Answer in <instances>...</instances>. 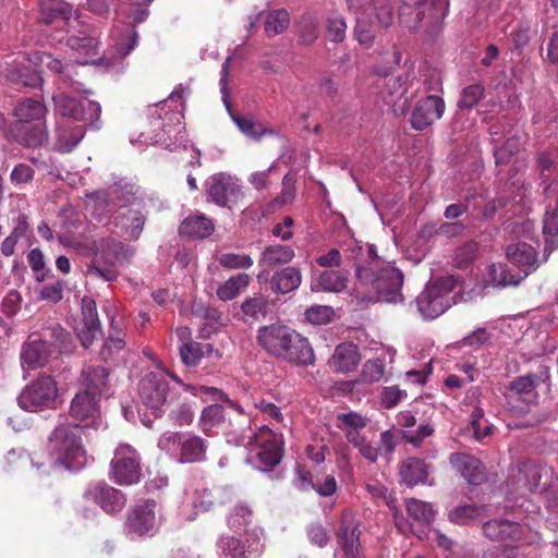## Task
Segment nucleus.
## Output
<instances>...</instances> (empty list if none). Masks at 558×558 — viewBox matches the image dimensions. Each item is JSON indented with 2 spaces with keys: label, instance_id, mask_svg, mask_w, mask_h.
Segmentation results:
<instances>
[{
  "label": "nucleus",
  "instance_id": "nucleus-1",
  "mask_svg": "<svg viewBox=\"0 0 558 558\" xmlns=\"http://www.w3.org/2000/svg\"><path fill=\"white\" fill-rule=\"evenodd\" d=\"M58 240L65 247L87 250L86 254L92 256L87 272L105 281L117 280L119 277L118 267L129 264L135 254L133 246L110 236L94 240L85 246L68 233H59Z\"/></svg>",
  "mask_w": 558,
  "mask_h": 558
},
{
  "label": "nucleus",
  "instance_id": "nucleus-2",
  "mask_svg": "<svg viewBox=\"0 0 558 558\" xmlns=\"http://www.w3.org/2000/svg\"><path fill=\"white\" fill-rule=\"evenodd\" d=\"M258 344L270 355L294 365H313L314 350L307 338L287 325L263 326L257 331Z\"/></svg>",
  "mask_w": 558,
  "mask_h": 558
},
{
  "label": "nucleus",
  "instance_id": "nucleus-3",
  "mask_svg": "<svg viewBox=\"0 0 558 558\" xmlns=\"http://www.w3.org/2000/svg\"><path fill=\"white\" fill-rule=\"evenodd\" d=\"M348 11L355 17L353 36L360 45L373 46L380 29H386L393 22L392 5L388 0H345Z\"/></svg>",
  "mask_w": 558,
  "mask_h": 558
},
{
  "label": "nucleus",
  "instance_id": "nucleus-4",
  "mask_svg": "<svg viewBox=\"0 0 558 558\" xmlns=\"http://www.w3.org/2000/svg\"><path fill=\"white\" fill-rule=\"evenodd\" d=\"M83 426L81 424L58 425L48 439L49 454L56 465L68 470H81L87 463V456L82 444Z\"/></svg>",
  "mask_w": 558,
  "mask_h": 558
},
{
  "label": "nucleus",
  "instance_id": "nucleus-5",
  "mask_svg": "<svg viewBox=\"0 0 558 558\" xmlns=\"http://www.w3.org/2000/svg\"><path fill=\"white\" fill-rule=\"evenodd\" d=\"M46 106L38 100L24 99L14 108V114L20 123L19 141L28 146L36 147L45 144L48 134L45 126Z\"/></svg>",
  "mask_w": 558,
  "mask_h": 558
},
{
  "label": "nucleus",
  "instance_id": "nucleus-6",
  "mask_svg": "<svg viewBox=\"0 0 558 558\" xmlns=\"http://www.w3.org/2000/svg\"><path fill=\"white\" fill-rule=\"evenodd\" d=\"M356 279L361 288L377 292L387 302H398L402 299L400 289L403 284V275L393 266L386 265L377 272L373 268L357 266Z\"/></svg>",
  "mask_w": 558,
  "mask_h": 558
},
{
  "label": "nucleus",
  "instance_id": "nucleus-7",
  "mask_svg": "<svg viewBox=\"0 0 558 558\" xmlns=\"http://www.w3.org/2000/svg\"><path fill=\"white\" fill-rule=\"evenodd\" d=\"M456 282L452 276H446L426 286L415 300L423 318L435 319L451 307L454 302Z\"/></svg>",
  "mask_w": 558,
  "mask_h": 558
},
{
  "label": "nucleus",
  "instance_id": "nucleus-8",
  "mask_svg": "<svg viewBox=\"0 0 558 558\" xmlns=\"http://www.w3.org/2000/svg\"><path fill=\"white\" fill-rule=\"evenodd\" d=\"M158 447L180 463H196L206 460L208 442L192 433L166 432L158 439Z\"/></svg>",
  "mask_w": 558,
  "mask_h": 558
},
{
  "label": "nucleus",
  "instance_id": "nucleus-9",
  "mask_svg": "<svg viewBox=\"0 0 558 558\" xmlns=\"http://www.w3.org/2000/svg\"><path fill=\"white\" fill-rule=\"evenodd\" d=\"M168 376L181 384V379L174 374H168L165 369H158L146 374L140 383L138 395L142 405L150 411L156 418L162 413L169 392Z\"/></svg>",
  "mask_w": 558,
  "mask_h": 558
},
{
  "label": "nucleus",
  "instance_id": "nucleus-10",
  "mask_svg": "<svg viewBox=\"0 0 558 558\" xmlns=\"http://www.w3.org/2000/svg\"><path fill=\"white\" fill-rule=\"evenodd\" d=\"M248 448L251 459L257 469L268 471L276 466L282 456L280 441L276 434L267 426L258 428L248 436V441L243 444Z\"/></svg>",
  "mask_w": 558,
  "mask_h": 558
},
{
  "label": "nucleus",
  "instance_id": "nucleus-11",
  "mask_svg": "<svg viewBox=\"0 0 558 558\" xmlns=\"http://www.w3.org/2000/svg\"><path fill=\"white\" fill-rule=\"evenodd\" d=\"M58 396L57 383L51 376H39L17 397L19 405L29 412L53 408Z\"/></svg>",
  "mask_w": 558,
  "mask_h": 558
},
{
  "label": "nucleus",
  "instance_id": "nucleus-12",
  "mask_svg": "<svg viewBox=\"0 0 558 558\" xmlns=\"http://www.w3.org/2000/svg\"><path fill=\"white\" fill-rule=\"evenodd\" d=\"M161 515L153 499L138 500L128 512L125 531L136 536H153L159 529Z\"/></svg>",
  "mask_w": 558,
  "mask_h": 558
},
{
  "label": "nucleus",
  "instance_id": "nucleus-13",
  "mask_svg": "<svg viewBox=\"0 0 558 558\" xmlns=\"http://www.w3.org/2000/svg\"><path fill=\"white\" fill-rule=\"evenodd\" d=\"M140 461L136 449L128 444L119 445L110 463L111 478L120 485L137 483L141 477Z\"/></svg>",
  "mask_w": 558,
  "mask_h": 558
},
{
  "label": "nucleus",
  "instance_id": "nucleus-14",
  "mask_svg": "<svg viewBox=\"0 0 558 558\" xmlns=\"http://www.w3.org/2000/svg\"><path fill=\"white\" fill-rule=\"evenodd\" d=\"M206 186L208 201L220 207L231 208L243 196L239 180L223 172L211 175Z\"/></svg>",
  "mask_w": 558,
  "mask_h": 558
},
{
  "label": "nucleus",
  "instance_id": "nucleus-15",
  "mask_svg": "<svg viewBox=\"0 0 558 558\" xmlns=\"http://www.w3.org/2000/svg\"><path fill=\"white\" fill-rule=\"evenodd\" d=\"M84 498L108 514L121 512L126 505V496L104 481L89 484L84 492Z\"/></svg>",
  "mask_w": 558,
  "mask_h": 558
},
{
  "label": "nucleus",
  "instance_id": "nucleus-16",
  "mask_svg": "<svg viewBox=\"0 0 558 558\" xmlns=\"http://www.w3.org/2000/svg\"><path fill=\"white\" fill-rule=\"evenodd\" d=\"M548 473L546 468L534 461H523L518 465L517 474L511 481L513 490L522 496L525 493L542 492L545 488L542 478L547 477Z\"/></svg>",
  "mask_w": 558,
  "mask_h": 558
},
{
  "label": "nucleus",
  "instance_id": "nucleus-17",
  "mask_svg": "<svg viewBox=\"0 0 558 558\" xmlns=\"http://www.w3.org/2000/svg\"><path fill=\"white\" fill-rule=\"evenodd\" d=\"M483 532L485 536L492 541L504 542L507 544H530L535 541V536L524 534L523 529L519 523L504 519L487 521L483 525Z\"/></svg>",
  "mask_w": 558,
  "mask_h": 558
},
{
  "label": "nucleus",
  "instance_id": "nucleus-18",
  "mask_svg": "<svg viewBox=\"0 0 558 558\" xmlns=\"http://www.w3.org/2000/svg\"><path fill=\"white\" fill-rule=\"evenodd\" d=\"M414 7L415 14L421 27L428 32L437 31L447 15L448 0H409Z\"/></svg>",
  "mask_w": 558,
  "mask_h": 558
},
{
  "label": "nucleus",
  "instance_id": "nucleus-19",
  "mask_svg": "<svg viewBox=\"0 0 558 558\" xmlns=\"http://www.w3.org/2000/svg\"><path fill=\"white\" fill-rule=\"evenodd\" d=\"M445 112V101L441 97L430 95L418 100L411 114V125L423 131L439 120Z\"/></svg>",
  "mask_w": 558,
  "mask_h": 558
},
{
  "label": "nucleus",
  "instance_id": "nucleus-20",
  "mask_svg": "<svg viewBox=\"0 0 558 558\" xmlns=\"http://www.w3.org/2000/svg\"><path fill=\"white\" fill-rule=\"evenodd\" d=\"M147 210L145 205L126 210H116L112 216V223L119 228L130 241L140 239L146 223Z\"/></svg>",
  "mask_w": 558,
  "mask_h": 558
},
{
  "label": "nucleus",
  "instance_id": "nucleus-21",
  "mask_svg": "<svg viewBox=\"0 0 558 558\" xmlns=\"http://www.w3.org/2000/svg\"><path fill=\"white\" fill-rule=\"evenodd\" d=\"M70 414L83 423V429L96 427L99 421L98 398L81 390L71 402Z\"/></svg>",
  "mask_w": 558,
  "mask_h": 558
},
{
  "label": "nucleus",
  "instance_id": "nucleus-22",
  "mask_svg": "<svg viewBox=\"0 0 558 558\" xmlns=\"http://www.w3.org/2000/svg\"><path fill=\"white\" fill-rule=\"evenodd\" d=\"M217 547L219 558H247V554L259 550V535L257 531H253L252 537L246 538L245 543L235 536L222 535Z\"/></svg>",
  "mask_w": 558,
  "mask_h": 558
},
{
  "label": "nucleus",
  "instance_id": "nucleus-23",
  "mask_svg": "<svg viewBox=\"0 0 558 558\" xmlns=\"http://www.w3.org/2000/svg\"><path fill=\"white\" fill-rule=\"evenodd\" d=\"M233 494L226 487L208 489L206 487H197L189 495V502L196 512L209 511L214 505H225L232 500Z\"/></svg>",
  "mask_w": 558,
  "mask_h": 558
},
{
  "label": "nucleus",
  "instance_id": "nucleus-24",
  "mask_svg": "<svg viewBox=\"0 0 558 558\" xmlns=\"http://www.w3.org/2000/svg\"><path fill=\"white\" fill-rule=\"evenodd\" d=\"M397 424L402 428V439L418 448L423 441L430 437L435 428L429 423L418 425L416 430L412 428L416 425L417 420L411 411H401L396 416Z\"/></svg>",
  "mask_w": 558,
  "mask_h": 558
},
{
  "label": "nucleus",
  "instance_id": "nucleus-25",
  "mask_svg": "<svg viewBox=\"0 0 558 558\" xmlns=\"http://www.w3.org/2000/svg\"><path fill=\"white\" fill-rule=\"evenodd\" d=\"M449 462L470 484L477 485L486 477L483 463L475 457L454 452L450 454Z\"/></svg>",
  "mask_w": 558,
  "mask_h": 558
},
{
  "label": "nucleus",
  "instance_id": "nucleus-26",
  "mask_svg": "<svg viewBox=\"0 0 558 558\" xmlns=\"http://www.w3.org/2000/svg\"><path fill=\"white\" fill-rule=\"evenodd\" d=\"M254 513L251 506L244 501L236 502L231 507L226 515L228 527L234 533H244L252 537L253 530L250 526L253 523ZM254 531H256L254 529Z\"/></svg>",
  "mask_w": 558,
  "mask_h": 558
},
{
  "label": "nucleus",
  "instance_id": "nucleus-27",
  "mask_svg": "<svg viewBox=\"0 0 558 558\" xmlns=\"http://www.w3.org/2000/svg\"><path fill=\"white\" fill-rule=\"evenodd\" d=\"M507 258L515 266L523 268V276L518 279L526 277L531 271L537 267V258L535 250L526 243H515L507 246Z\"/></svg>",
  "mask_w": 558,
  "mask_h": 558
},
{
  "label": "nucleus",
  "instance_id": "nucleus-28",
  "mask_svg": "<svg viewBox=\"0 0 558 558\" xmlns=\"http://www.w3.org/2000/svg\"><path fill=\"white\" fill-rule=\"evenodd\" d=\"M269 313V301L262 293L246 298L240 306V319L245 324H254L266 318Z\"/></svg>",
  "mask_w": 558,
  "mask_h": 558
},
{
  "label": "nucleus",
  "instance_id": "nucleus-29",
  "mask_svg": "<svg viewBox=\"0 0 558 558\" xmlns=\"http://www.w3.org/2000/svg\"><path fill=\"white\" fill-rule=\"evenodd\" d=\"M179 353L182 363L187 367L197 366L204 357L215 355L219 359L221 356L220 352L213 344L197 341H187L185 344H180Z\"/></svg>",
  "mask_w": 558,
  "mask_h": 558
},
{
  "label": "nucleus",
  "instance_id": "nucleus-30",
  "mask_svg": "<svg viewBox=\"0 0 558 558\" xmlns=\"http://www.w3.org/2000/svg\"><path fill=\"white\" fill-rule=\"evenodd\" d=\"M360 362L357 347L353 343L343 342L336 347L330 359V366L339 373H349L356 368Z\"/></svg>",
  "mask_w": 558,
  "mask_h": 558
},
{
  "label": "nucleus",
  "instance_id": "nucleus-31",
  "mask_svg": "<svg viewBox=\"0 0 558 558\" xmlns=\"http://www.w3.org/2000/svg\"><path fill=\"white\" fill-rule=\"evenodd\" d=\"M108 369L104 366H87L81 374L82 391L99 396L105 391L108 384Z\"/></svg>",
  "mask_w": 558,
  "mask_h": 558
},
{
  "label": "nucleus",
  "instance_id": "nucleus-32",
  "mask_svg": "<svg viewBox=\"0 0 558 558\" xmlns=\"http://www.w3.org/2000/svg\"><path fill=\"white\" fill-rule=\"evenodd\" d=\"M401 482L412 487L426 483L428 465L418 458H408L399 466Z\"/></svg>",
  "mask_w": 558,
  "mask_h": 558
},
{
  "label": "nucleus",
  "instance_id": "nucleus-33",
  "mask_svg": "<svg viewBox=\"0 0 558 558\" xmlns=\"http://www.w3.org/2000/svg\"><path fill=\"white\" fill-rule=\"evenodd\" d=\"M138 189L134 185H113L109 190V196L117 210H126L145 205L142 197L137 195Z\"/></svg>",
  "mask_w": 558,
  "mask_h": 558
},
{
  "label": "nucleus",
  "instance_id": "nucleus-34",
  "mask_svg": "<svg viewBox=\"0 0 558 558\" xmlns=\"http://www.w3.org/2000/svg\"><path fill=\"white\" fill-rule=\"evenodd\" d=\"M214 222L203 214L186 217L181 226L180 233L195 239H204L214 232Z\"/></svg>",
  "mask_w": 558,
  "mask_h": 558
},
{
  "label": "nucleus",
  "instance_id": "nucleus-35",
  "mask_svg": "<svg viewBox=\"0 0 558 558\" xmlns=\"http://www.w3.org/2000/svg\"><path fill=\"white\" fill-rule=\"evenodd\" d=\"M125 332L122 325L110 316L109 336L100 350V356L105 361L112 360L117 353L124 349Z\"/></svg>",
  "mask_w": 558,
  "mask_h": 558
},
{
  "label": "nucleus",
  "instance_id": "nucleus-36",
  "mask_svg": "<svg viewBox=\"0 0 558 558\" xmlns=\"http://www.w3.org/2000/svg\"><path fill=\"white\" fill-rule=\"evenodd\" d=\"M302 281L301 271L296 267H286L274 274L270 286L275 293H289L299 288Z\"/></svg>",
  "mask_w": 558,
  "mask_h": 558
},
{
  "label": "nucleus",
  "instance_id": "nucleus-37",
  "mask_svg": "<svg viewBox=\"0 0 558 558\" xmlns=\"http://www.w3.org/2000/svg\"><path fill=\"white\" fill-rule=\"evenodd\" d=\"M72 7L66 2L43 1L40 3L39 21L45 24H52L60 17L69 27H74L71 22Z\"/></svg>",
  "mask_w": 558,
  "mask_h": 558
},
{
  "label": "nucleus",
  "instance_id": "nucleus-38",
  "mask_svg": "<svg viewBox=\"0 0 558 558\" xmlns=\"http://www.w3.org/2000/svg\"><path fill=\"white\" fill-rule=\"evenodd\" d=\"M48 359L47 343L41 340H33L26 343L21 352L23 366L29 369L43 366Z\"/></svg>",
  "mask_w": 558,
  "mask_h": 558
},
{
  "label": "nucleus",
  "instance_id": "nucleus-39",
  "mask_svg": "<svg viewBox=\"0 0 558 558\" xmlns=\"http://www.w3.org/2000/svg\"><path fill=\"white\" fill-rule=\"evenodd\" d=\"M295 256L292 247L289 245H269L262 253L259 265L275 267L277 265L288 264Z\"/></svg>",
  "mask_w": 558,
  "mask_h": 558
},
{
  "label": "nucleus",
  "instance_id": "nucleus-40",
  "mask_svg": "<svg viewBox=\"0 0 558 558\" xmlns=\"http://www.w3.org/2000/svg\"><path fill=\"white\" fill-rule=\"evenodd\" d=\"M251 278L247 274H238L230 277L217 289V296L221 301H231L235 299L241 291L245 290L250 284Z\"/></svg>",
  "mask_w": 558,
  "mask_h": 558
},
{
  "label": "nucleus",
  "instance_id": "nucleus-41",
  "mask_svg": "<svg viewBox=\"0 0 558 558\" xmlns=\"http://www.w3.org/2000/svg\"><path fill=\"white\" fill-rule=\"evenodd\" d=\"M339 544L345 556L359 553L360 549V530L352 523L341 522L338 533Z\"/></svg>",
  "mask_w": 558,
  "mask_h": 558
},
{
  "label": "nucleus",
  "instance_id": "nucleus-42",
  "mask_svg": "<svg viewBox=\"0 0 558 558\" xmlns=\"http://www.w3.org/2000/svg\"><path fill=\"white\" fill-rule=\"evenodd\" d=\"M295 27L299 41L302 45L311 46L318 38V22L312 13H304Z\"/></svg>",
  "mask_w": 558,
  "mask_h": 558
},
{
  "label": "nucleus",
  "instance_id": "nucleus-43",
  "mask_svg": "<svg viewBox=\"0 0 558 558\" xmlns=\"http://www.w3.org/2000/svg\"><path fill=\"white\" fill-rule=\"evenodd\" d=\"M317 288L326 292H341L347 288L348 277L339 270H325L317 280Z\"/></svg>",
  "mask_w": 558,
  "mask_h": 558
},
{
  "label": "nucleus",
  "instance_id": "nucleus-44",
  "mask_svg": "<svg viewBox=\"0 0 558 558\" xmlns=\"http://www.w3.org/2000/svg\"><path fill=\"white\" fill-rule=\"evenodd\" d=\"M407 511L413 520L426 525L430 524L435 518L433 505L415 498L407 501Z\"/></svg>",
  "mask_w": 558,
  "mask_h": 558
},
{
  "label": "nucleus",
  "instance_id": "nucleus-45",
  "mask_svg": "<svg viewBox=\"0 0 558 558\" xmlns=\"http://www.w3.org/2000/svg\"><path fill=\"white\" fill-rule=\"evenodd\" d=\"M290 24V14L284 9L270 11L264 22V28L268 36L283 33Z\"/></svg>",
  "mask_w": 558,
  "mask_h": 558
},
{
  "label": "nucleus",
  "instance_id": "nucleus-46",
  "mask_svg": "<svg viewBox=\"0 0 558 558\" xmlns=\"http://www.w3.org/2000/svg\"><path fill=\"white\" fill-rule=\"evenodd\" d=\"M101 107L98 102L85 99L80 101L77 116L74 118L76 121L84 122L86 125L99 129L100 126Z\"/></svg>",
  "mask_w": 558,
  "mask_h": 558
},
{
  "label": "nucleus",
  "instance_id": "nucleus-47",
  "mask_svg": "<svg viewBox=\"0 0 558 558\" xmlns=\"http://www.w3.org/2000/svg\"><path fill=\"white\" fill-rule=\"evenodd\" d=\"M327 37L332 43H342L347 37V22L338 12H331L326 20Z\"/></svg>",
  "mask_w": 558,
  "mask_h": 558
},
{
  "label": "nucleus",
  "instance_id": "nucleus-48",
  "mask_svg": "<svg viewBox=\"0 0 558 558\" xmlns=\"http://www.w3.org/2000/svg\"><path fill=\"white\" fill-rule=\"evenodd\" d=\"M225 410L220 404H210L206 407L199 417L198 425L204 433H209L213 428L223 422Z\"/></svg>",
  "mask_w": 558,
  "mask_h": 558
},
{
  "label": "nucleus",
  "instance_id": "nucleus-49",
  "mask_svg": "<svg viewBox=\"0 0 558 558\" xmlns=\"http://www.w3.org/2000/svg\"><path fill=\"white\" fill-rule=\"evenodd\" d=\"M487 282L493 286L505 287L509 284H518L520 282V279L510 275L509 271L507 270L506 265L498 263L489 266L487 274Z\"/></svg>",
  "mask_w": 558,
  "mask_h": 558
},
{
  "label": "nucleus",
  "instance_id": "nucleus-50",
  "mask_svg": "<svg viewBox=\"0 0 558 558\" xmlns=\"http://www.w3.org/2000/svg\"><path fill=\"white\" fill-rule=\"evenodd\" d=\"M478 245L475 241H468L454 251L452 263L458 268H466L476 257Z\"/></svg>",
  "mask_w": 558,
  "mask_h": 558
},
{
  "label": "nucleus",
  "instance_id": "nucleus-51",
  "mask_svg": "<svg viewBox=\"0 0 558 558\" xmlns=\"http://www.w3.org/2000/svg\"><path fill=\"white\" fill-rule=\"evenodd\" d=\"M83 36H71L69 37L66 44L68 46L76 50L78 52H82L88 57L97 54V48H98V40L87 35V32H82Z\"/></svg>",
  "mask_w": 558,
  "mask_h": 558
},
{
  "label": "nucleus",
  "instance_id": "nucleus-52",
  "mask_svg": "<svg viewBox=\"0 0 558 558\" xmlns=\"http://www.w3.org/2000/svg\"><path fill=\"white\" fill-rule=\"evenodd\" d=\"M236 126L250 137L259 138L265 134H271L272 131L262 128L251 116H233L232 117Z\"/></svg>",
  "mask_w": 558,
  "mask_h": 558
},
{
  "label": "nucleus",
  "instance_id": "nucleus-53",
  "mask_svg": "<svg viewBox=\"0 0 558 558\" xmlns=\"http://www.w3.org/2000/svg\"><path fill=\"white\" fill-rule=\"evenodd\" d=\"M298 180V173L295 171H289L282 179V191L279 196L272 201L274 206H282L291 203L295 197V183Z\"/></svg>",
  "mask_w": 558,
  "mask_h": 558
},
{
  "label": "nucleus",
  "instance_id": "nucleus-54",
  "mask_svg": "<svg viewBox=\"0 0 558 558\" xmlns=\"http://www.w3.org/2000/svg\"><path fill=\"white\" fill-rule=\"evenodd\" d=\"M54 111L62 116L74 119L77 116V109L80 107V101L76 99L65 95L64 93H59L53 96Z\"/></svg>",
  "mask_w": 558,
  "mask_h": 558
},
{
  "label": "nucleus",
  "instance_id": "nucleus-55",
  "mask_svg": "<svg viewBox=\"0 0 558 558\" xmlns=\"http://www.w3.org/2000/svg\"><path fill=\"white\" fill-rule=\"evenodd\" d=\"M520 140L517 136L508 137L502 146L494 149L496 165L508 163L511 157L520 150Z\"/></svg>",
  "mask_w": 558,
  "mask_h": 558
},
{
  "label": "nucleus",
  "instance_id": "nucleus-56",
  "mask_svg": "<svg viewBox=\"0 0 558 558\" xmlns=\"http://www.w3.org/2000/svg\"><path fill=\"white\" fill-rule=\"evenodd\" d=\"M219 264L229 269H247L253 265V259L246 254L223 253L218 258Z\"/></svg>",
  "mask_w": 558,
  "mask_h": 558
},
{
  "label": "nucleus",
  "instance_id": "nucleus-57",
  "mask_svg": "<svg viewBox=\"0 0 558 558\" xmlns=\"http://www.w3.org/2000/svg\"><path fill=\"white\" fill-rule=\"evenodd\" d=\"M471 428L476 439H482L493 432V426L484 420V410L475 407L471 413Z\"/></svg>",
  "mask_w": 558,
  "mask_h": 558
},
{
  "label": "nucleus",
  "instance_id": "nucleus-58",
  "mask_svg": "<svg viewBox=\"0 0 558 558\" xmlns=\"http://www.w3.org/2000/svg\"><path fill=\"white\" fill-rule=\"evenodd\" d=\"M385 373L384 362L379 359L368 360L364 363L361 378L363 383L372 384L379 381Z\"/></svg>",
  "mask_w": 558,
  "mask_h": 558
},
{
  "label": "nucleus",
  "instance_id": "nucleus-59",
  "mask_svg": "<svg viewBox=\"0 0 558 558\" xmlns=\"http://www.w3.org/2000/svg\"><path fill=\"white\" fill-rule=\"evenodd\" d=\"M484 95V87L481 84H472L462 89L458 106L461 109H471Z\"/></svg>",
  "mask_w": 558,
  "mask_h": 558
},
{
  "label": "nucleus",
  "instance_id": "nucleus-60",
  "mask_svg": "<svg viewBox=\"0 0 558 558\" xmlns=\"http://www.w3.org/2000/svg\"><path fill=\"white\" fill-rule=\"evenodd\" d=\"M482 508L474 505H465L454 508L449 512V520L457 524H466L481 514Z\"/></svg>",
  "mask_w": 558,
  "mask_h": 558
},
{
  "label": "nucleus",
  "instance_id": "nucleus-61",
  "mask_svg": "<svg viewBox=\"0 0 558 558\" xmlns=\"http://www.w3.org/2000/svg\"><path fill=\"white\" fill-rule=\"evenodd\" d=\"M333 315L331 306L314 305L307 308L304 313L305 319L314 325L328 324Z\"/></svg>",
  "mask_w": 558,
  "mask_h": 558
},
{
  "label": "nucleus",
  "instance_id": "nucleus-62",
  "mask_svg": "<svg viewBox=\"0 0 558 558\" xmlns=\"http://www.w3.org/2000/svg\"><path fill=\"white\" fill-rule=\"evenodd\" d=\"M366 490L374 500H383L389 509H396L397 499L385 485L378 482L368 483L366 484Z\"/></svg>",
  "mask_w": 558,
  "mask_h": 558
},
{
  "label": "nucleus",
  "instance_id": "nucleus-63",
  "mask_svg": "<svg viewBox=\"0 0 558 558\" xmlns=\"http://www.w3.org/2000/svg\"><path fill=\"white\" fill-rule=\"evenodd\" d=\"M539 380L537 375L520 376L510 383L509 389L518 395L530 393L538 386Z\"/></svg>",
  "mask_w": 558,
  "mask_h": 558
},
{
  "label": "nucleus",
  "instance_id": "nucleus-64",
  "mask_svg": "<svg viewBox=\"0 0 558 558\" xmlns=\"http://www.w3.org/2000/svg\"><path fill=\"white\" fill-rule=\"evenodd\" d=\"M337 426L343 430L363 429L366 426V420L355 412L342 413L337 416Z\"/></svg>",
  "mask_w": 558,
  "mask_h": 558
}]
</instances>
